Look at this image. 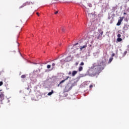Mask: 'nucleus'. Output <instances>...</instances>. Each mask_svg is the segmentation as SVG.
I'll return each instance as SVG.
<instances>
[{
  "label": "nucleus",
  "instance_id": "30",
  "mask_svg": "<svg viewBox=\"0 0 129 129\" xmlns=\"http://www.w3.org/2000/svg\"><path fill=\"white\" fill-rule=\"evenodd\" d=\"M124 15H125V13H124Z\"/></svg>",
  "mask_w": 129,
  "mask_h": 129
},
{
  "label": "nucleus",
  "instance_id": "29",
  "mask_svg": "<svg viewBox=\"0 0 129 129\" xmlns=\"http://www.w3.org/2000/svg\"><path fill=\"white\" fill-rule=\"evenodd\" d=\"M58 87H59V86H60V84H59L58 85H57Z\"/></svg>",
  "mask_w": 129,
  "mask_h": 129
},
{
  "label": "nucleus",
  "instance_id": "23",
  "mask_svg": "<svg viewBox=\"0 0 129 129\" xmlns=\"http://www.w3.org/2000/svg\"><path fill=\"white\" fill-rule=\"evenodd\" d=\"M62 32H65V29L64 28H62Z\"/></svg>",
  "mask_w": 129,
  "mask_h": 129
},
{
  "label": "nucleus",
  "instance_id": "12",
  "mask_svg": "<svg viewBox=\"0 0 129 129\" xmlns=\"http://www.w3.org/2000/svg\"><path fill=\"white\" fill-rule=\"evenodd\" d=\"M121 24V22L118 21L117 23L116 24V26H120Z\"/></svg>",
  "mask_w": 129,
  "mask_h": 129
},
{
  "label": "nucleus",
  "instance_id": "27",
  "mask_svg": "<svg viewBox=\"0 0 129 129\" xmlns=\"http://www.w3.org/2000/svg\"><path fill=\"white\" fill-rule=\"evenodd\" d=\"M112 61V58H110V59H109V62H111Z\"/></svg>",
  "mask_w": 129,
  "mask_h": 129
},
{
  "label": "nucleus",
  "instance_id": "8",
  "mask_svg": "<svg viewBox=\"0 0 129 129\" xmlns=\"http://www.w3.org/2000/svg\"><path fill=\"white\" fill-rule=\"evenodd\" d=\"M53 93H54V91L51 90V92H49V93L47 94V95H48V96H50L52 95L53 94Z\"/></svg>",
  "mask_w": 129,
  "mask_h": 129
},
{
  "label": "nucleus",
  "instance_id": "10",
  "mask_svg": "<svg viewBox=\"0 0 129 129\" xmlns=\"http://www.w3.org/2000/svg\"><path fill=\"white\" fill-rule=\"evenodd\" d=\"M123 20V17H120V19L118 20V22H119L120 23H121Z\"/></svg>",
  "mask_w": 129,
  "mask_h": 129
},
{
  "label": "nucleus",
  "instance_id": "22",
  "mask_svg": "<svg viewBox=\"0 0 129 129\" xmlns=\"http://www.w3.org/2000/svg\"><path fill=\"white\" fill-rule=\"evenodd\" d=\"M117 37H118V38H120V37H121V35L119 34L117 35Z\"/></svg>",
  "mask_w": 129,
  "mask_h": 129
},
{
  "label": "nucleus",
  "instance_id": "20",
  "mask_svg": "<svg viewBox=\"0 0 129 129\" xmlns=\"http://www.w3.org/2000/svg\"><path fill=\"white\" fill-rule=\"evenodd\" d=\"M52 68H54V67H55V63H53L52 64Z\"/></svg>",
  "mask_w": 129,
  "mask_h": 129
},
{
  "label": "nucleus",
  "instance_id": "6",
  "mask_svg": "<svg viewBox=\"0 0 129 129\" xmlns=\"http://www.w3.org/2000/svg\"><path fill=\"white\" fill-rule=\"evenodd\" d=\"M69 78V76L66 77V79L60 81V82L59 83V84H62V83H64V82L66 81V80H68Z\"/></svg>",
  "mask_w": 129,
  "mask_h": 129
},
{
  "label": "nucleus",
  "instance_id": "2",
  "mask_svg": "<svg viewBox=\"0 0 129 129\" xmlns=\"http://www.w3.org/2000/svg\"><path fill=\"white\" fill-rule=\"evenodd\" d=\"M99 35L97 37V39L98 40H101V38L102 37V35H103V31L101 30H99Z\"/></svg>",
  "mask_w": 129,
  "mask_h": 129
},
{
  "label": "nucleus",
  "instance_id": "11",
  "mask_svg": "<svg viewBox=\"0 0 129 129\" xmlns=\"http://www.w3.org/2000/svg\"><path fill=\"white\" fill-rule=\"evenodd\" d=\"M117 42H121V41H122V39L121 38H118L117 39Z\"/></svg>",
  "mask_w": 129,
  "mask_h": 129
},
{
  "label": "nucleus",
  "instance_id": "13",
  "mask_svg": "<svg viewBox=\"0 0 129 129\" xmlns=\"http://www.w3.org/2000/svg\"><path fill=\"white\" fill-rule=\"evenodd\" d=\"M47 69H50V68H51V65H50V64L47 65Z\"/></svg>",
  "mask_w": 129,
  "mask_h": 129
},
{
  "label": "nucleus",
  "instance_id": "31",
  "mask_svg": "<svg viewBox=\"0 0 129 129\" xmlns=\"http://www.w3.org/2000/svg\"><path fill=\"white\" fill-rule=\"evenodd\" d=\"M0 91H2L1 90H0Z\"/></svg>",
  "mask_w": 129,
  "mask_h": 129
},
{
  "label": "nucleus",
  "instance_id": "9",
  "mask_svg": "<svg viewBox=\"0 0 129 129\" xmlns=\"http://www.w3.org/2000/svg\"><path fill=\"white\" fill-rule=\"evenodd\" d=\"M83 70V67H82V66H80L79 67L78 71H79V72H81V71H82Z\"/></svg>",
  "mask_w": 129,
  "mask_h": 129
},
{
  "label": "nucleus",
  "instance_id": "19",
  "mask_svg": "<svg viewBox=\"0 0 129 129\" xmlns=\"http://www.w3.org/2000/svg\"><path fill=\"white\" fill-rule=\"evenodd\" d=\"M79 64V62H76L75 63L76 66H78V64Z\"/></svg>",
  "mask_w": 129,
  "mask_h": 129
},
{
  "label": "nucleus",
  "instance_id": "28",
  "mask_svg": "<svg viewBox=\"0 0 129 129\" xmlns=\"http://www.w3.org/2000/svg\"><path fill=\"white\" fill-rule=\"evenodd\" d=\"M76 45H78V43L75 44L73 46V47H74V46H76Z\"/></svg>",
  "mask_w": 129,
  "mask_h": 129
},
{
  "label": "nucleus",
  "instance_id": "14",
  "mask_svg": "<svg viewBox=\"0 0 129 129\" xmlns=\"http://www.w3.org/2000/svg\"><path fill=\"white\" fill-rule=\"evenodd\" d=\"M36 15L39 17V16H42V14H39V13H36Z\"/></svg>",
  "mask_w": 129,
  "mask_h": 129
},
{
  "label": "nucleus",
  "instance_id": "1",
  "mask_svg": "<svg viewBox=\"0 0 129 129\" xmlns=\"http://www.w3.org/2000/svg\"><path fill=\"white\" fill-rule=\"evenodd\" d=\"M93 67L95 68L93 72L94 75H97L104 69L105 64H104V62L103 61L98 60L97 62L93 64Z\"/></svg>",
  "mask_w": 129,
  "mask_h": 129
},
{
  "label": "nucleus",
  "instance_id": "15",
  "mask_svg": "<svg viewBox=\"0 0 129 129\" xmlns=\"http://www.w3.org/2000/svg\"><path fill=\"white\" fill-rule=\"evenodd\" d=\"M21 78H26V75H23L21 76Z\"/></svg>",
  "mask_w": 129,
  "mask_h": 129
},
{
  "label": "nucleus",
  "instance_id": "3",
  "mask_svg": "<svg viewBox=\"0 0 129 129\" xmlns=\"http://www.w3.org/2000/svg\"><path fill=\"white\" fill-rule=\"evenodd\" d=\"M5 98V92H2L0 93V101L2 102Z\"/></svg>",
  "mask_w": 129,
  "mask_h": 129
},
{
  "label": "nucleus",
  "instance_id": "24",
  "mask_svg": "<svg viewBox=\"0 0 129 129\" xmlns=\"http://www.w3.org/2000/svg\"><path fill=\"white\" fill-rule=\"evenodd\" d=\"M115 55V54L114 53H112L111 54L112 57H114Z\"/></svg>",
  "mask_w": 129,
  "mask_h": 129
},
{
  "label": "nucleus",
  "instance_id": "17",
  "mask_svg": "<svg viewBox=\"0 0 129 129\" xmlns=\"http://www.w3.org/2000/svg\"><path fill=\"white\" fill-rule=\"evenodd\" d=\"M4 84V82L3 81L0 82V86H2Z\"/></svg>",
  "mask_w": 129,
  "mask_h": 129
},
{
  "label": "nucleus",
  "instance_id": "25",
  "mask_svg": "<svg viewBox=\"0 0 129 129\" xmlns=\"http://www.w3.org/2000/svg\"><path fill=\"white\" fill-rule=\"evenodd\" d=\"M71 74H72V72H71V71H70L69 72V75H71Z\"/></svg>",
  "mask_w": 129,
  "mask_h": 129
},
{
  "label": "nucleus",
  "instance_id": "18",
  "mask_svg": "<svg viewBox=\"0 0 129 129\" xmlns=\"http://www.w3.org/2000/svg\"><path fill=\"white\" fill-rule=\"evenodd\" d=\"M127 53V51H125L123 53L124 56H125V55H126V53Z\"/></svg>",
  "mask_w": 129,
  "mask_h": 129
},
{
  "label": "nucleus",
  "instance_id": "7",
  "mask_svg": "<svg viewBox=\"0 0 129 129\" xmlns=\"http://www.w3.org/2000/svg\"><path fill=\"white\" fill-rule=\"evenodd\" d=\"M77 72H78L77 71H73V72H72V76H73V77L75 76V75L77 74Z\"/></svg>",
  "mask_w": 129,
  "mask_h": 129
},
{
  "label": "nucleus",
  "instance_id": "26",
  "mask_svg": "<svg viewBox=\"0 0 129 129\" xmlns=\"http://www.w3.org/2000/svg\"><path fill=\"white\" fill-rule=\"evenodd\" d=\"M57 14H58V11H56V12H55L54 13V14H55V15H57Z\"/></svg>",
  "mask_w": 129,
  "mask_h": 129
},
{
  "label": "nucleus",
  "instance_id": "21",
  "mask_svg": "<svg viewBox=\"0 0 129 129\" xmlns=\"http://www.w3.org/2000/svg\"><path fill=\"white\" fill-rule=\"evenodd\" d=\"M93 87V85H90L89 86V88H92Z\"/></svg>",
  "mask_w": 129,
  "mask_h": 129
},
{
  "label": "nucleus",
  "instance_id": "5",
  "mask_svg": "<svg viewBox=\"0 0 129 129\" xmlns=\"http://www.w3.org/2000/svg\"><path fill=\"white\" fill-rule=\"evenodd\" d=\"M87 47V44H86L85 45H83L82 46H81L80 48V51H82L83 49H85V48Z\"/></svg>",
  "mask_w": 129,
  "mask_h": 129
},
{
  "label": "nucleus",
  "instance_id": "16",
  "mask_svg": "<svg viewBox=\"0 0 129 129\" xmlns=\"http://www.w3.org/2000/svg\"><path fill=\"white\" fill-rule=\"evenodd\" d=\"M80 66H84V62H81V63H80Z\"/></svg>",
  "mask_w": 129,
  "mask_h": 129
},
{
  "label": "nucleus",
  "instance_id": "4",
  "mask_svg": "<svg viewBox=\"0 0 129 129\" xmlns=\"http://www.w3.org/2000/svg\"><path fill=\"white\" fill-rule=\"evenodd\" d=\"M73 58V55L72 56H71V55H70L69 56H68L66 59H65V61L66 62H69L71 60V58Z\"/></svg>",
  "mask_w": 129,
  "mask_h": 129
}]
</instances>
